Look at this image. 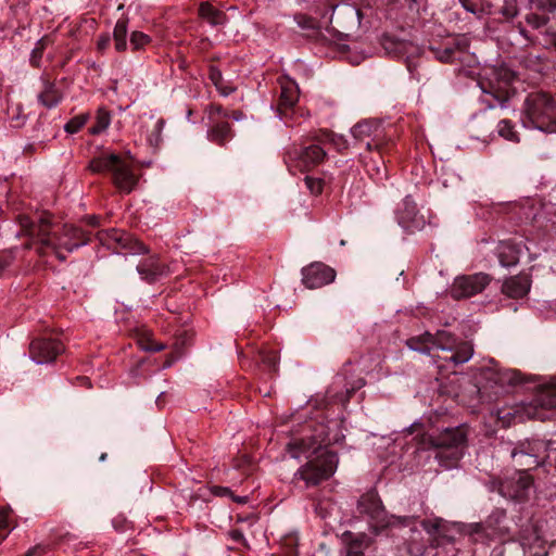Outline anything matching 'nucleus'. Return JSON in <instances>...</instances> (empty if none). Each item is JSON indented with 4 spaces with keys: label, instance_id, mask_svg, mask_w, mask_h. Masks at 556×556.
<instances>
[{
    "label": "nucleus",
    "instance_id": "f257e3e1",
    "mask_svg": "<svg viewBox=\"0 0 556 556\" xmlns=\"http://www.w3.org/2000/svg\"><path fill=\"white\" fill-rule=\"evenodd\" d=\"M18 223L34 244H38V252L45 254L52 252L60 261H65L66 255L62 252H73L75 249L88 243V233L72 226L64 225L61 230L56 229L48 215H41L37 222L26 215L18 216Z\"/></svg>",
    "mask_w": 556,
    "mask_h": 556
},
{
    "label": "nucleus",
    "instance_id": "f03ea898",
    "mask_svg": "<svg viewBox=\"0 0 556 556\" xmlns=\"http://www.w3.org/2000/svg\"><path fill=\"white\" fill-rule=\"evenodd\" d=\"M526 123L543 132H556V100L544 91L530 92L523 102Z\"/></svg>",
    "mask_w": 556,
    "mask_h": 556
},
{
    "label": "nucleus",
    "instance_id": "7ed1b4c3",
    "mask_svg": "<svg viewBox=\"0 0 556 556\" xmlns=\"http://www.w3.org/2000/svg\"><path fill=\"white\" fill-rule=\"evenodd\" d=\"M517 79L515 71L506 65L494 66L488 76V86H481L484 96L481 101L489 109H506L509 99L515 94L513 88L514 81Z\"/></svg>",
    "mask_w": 556,
    "mask_h": 556
},
{
    "label": "nucleus",
    "instance_id": "20e7f679",
    "mask_svg": "<svg viewBox=\"0 0 556 556\" xmlns=\"http://www.w3.org/2000/svg\"><path fill=\"white\" fill-rule=\"evenodd\" d=\"M88 168L92 173H112L113 184L121 192L129 193L137 185V177L130 164L115 153L93 157Z\"/></svg>",
    "mask_w": 556,
    "mask_h": 556
},
{
    "label": "nucleus",
    "instance_id": "39448f33",
    "mask_svg": "<svg viewBox=\"0 0 556 556\" xmlns=\"http://www.w3.org/2000/svg\"><path fill=\"white\" fill-rule=\"evenodd\" d=\"M424 442L430 447L441 450L437 458L442 460L444 451L447 452L446 458L452 463L457 462L466 447L467 430L463 427L445 428L438 434H428L425 437Z\"/></svg>",
    "mask_w": 556,
    "mask_h": 556
},
{
    "label": "nucleus",
    "instance_id": "423d86ee",
    "mask_svg": "<svg viewBox=\"0 0 556 556\" xmlns=\"http://www.w3.org/2000/svg\"><path fill=\"white\" fill-rule=\"evenodd\" d=\"M337 463L336 454L323 452L301 466L294 473V480L300 479L304 481L307 488L316 486L333 475Z\"/></svg>",
    "mask_w": 556,
    "mask_h": 556
},
{
    "label": "nucleus",
    "instance_id": "0eeeda50",
    "mask_svg": "<svg viewBox=\"0 0 556 556\" xmlns=\"http://www.w3.org/2000/svg\"><path fill=\"white\" fill-rule=\"evenodd\" d=\"M533 485V478L525 470H515L504 479H492L489 482L491 491H497L503 497L514 501L528 498Z\"/></svg>",
    "mask_w": 556,
    "mask_h": 556
},
{
    "label": "nucleus",
    "instance_id": "6e6552de",
    "mask_svg": "<svg viewBox=\"0 0 556 556\" xmlns=\"http://www.w3.org/2000/svg\"><path fill=\"white\" fill-rule=\"evenodd\" d=\"M420 526L428 534V544L431 548L454 544L456 535L464 532L462 523L452 522L441 517L424 519Z\"/></svg>",
    "mask_w": 556,
    "mask_h": 556
},
{
    "label": "nucleus",
    "instance_id": "1a4fd4ad",
    "mask_svg": "<svg viewBox=\"0 0 556 556\" xmlns=\"http://www.w3.org/2000/svg\"><path fill=\"white\" fill-rule=\"evenodd\" d=\"M510 455L519 470L528 472L544 463L546 446L542 441H522L511 450Z\"/></svg>",
    "mask_w": 556,
    "mask_h": 556
},
{
    "label": "nucleus",
    "instance_id": "9d476101",
    "mask_svg": "<svg viewBox=\"0 0 556 556\" xmlns=\"http://www.w3.org/2000/svg\"><path fill=\"white\" fill-rule=\"evenodd\" d=\"M326 154L319 142L305 147L293 146L287 152V163L289 167L305 172L319 165L325 160Z\"/></svg>",
    "mask_w": 556,
    "mask_h": 556
},
{
    "label": "nucleus",
    "instance_id": "9b49d317",
    "mask_svg": "<svg viewBox=\"0 0 556 556\" xmlns=\"http://www.w3.org/2000/svg\"><path fill=\"white\" fill-rule=\"evenodd\" d=\"M351 132L356 141L365 143L368 151L376 150L380 153L387 143L381 124L376 121L359 122Z\"/></svg>",
    "mask_w": 556,
    "mask_h": 556
},
{
    "label": "nucleus",
    "instance_id": "f8f14e48",
    "mask_svg": "<svg viewBox=\"0 0 556 556\" xmlns=\"http://www.w3.org/2000/svg\"><path fill=\"white\" fill-rule=\"evenodd\" d=\"M483 377L495 395L501 394L508 387H515L532 381L531 377H527L519 370L510 368L488 369L483 372Z\"/></svg>",
    "mask_w": 556,
    "mask_h": 556
},
{
    "label": "nucleus",
    "instance_id": "ddd939ff",
    "mask_svg": "<svg viewBox=\"0 0 556 556\" xmlns=\"http://www.w3.org/2000/svg\"><path fill=\"white\" fill-rule=\"evenodd\" d=\"M491 280V276L484 273L457 277L452 286L451 294L454 299L473 296L482 292Z\"/></svg>",
    "mask_w": 556,
    "mask_h": 556
},
{
    "label": "nucleus",
    "instance_id": "4468645a",
    "mask_svg": "<svg viewBox=\"0 0 556 556\" xmlns=\"http://www.w3.org/2000/svg\"><path fill=\"white\" fill-rule=\"evenodd\" d=\"M302 282L307 289H317L331 283L336 278L333 268L315 262L302 268Z\"/></svg>",
    "mask_w": 556,
    "mask_h": 556
},
{
    "label": "nucleus",
    "instance_id": "2eb2a0df",
    "mask_svg": "<svg viewBox=\"0 0 556 556\" xmlns=\"http://www.w3.org/2000/svg\"><path fill=\"white\" fill-rule=\"evenodd\" d=\"M323 439H318L316 437H306L301 439H294L287 445V451L291 455L292 458H300L302 456L308 458H314L318 454L323 452H327L323 448Z\"/></svg>",
    "mask_w": 556,
    "mask_h": 556
},
{
    "label": "nucleus",
    "instance_id": "dca6fc26",
    "mask_svg": "<svg viewBox=\"0 0 556 556\" xmlns=\"http://www.w3.org/2000/svg\"><path fill=\"white\" fill-rule=\"evenodd\" d=\"M280 86V97L278 102V113L280 118L288 117V112L293 109L299 100L300 90L298 84L288 76L278 78Z\"/></svg>",
    "mask_w": 556,
    "mask_h": 556
},
{
    "label": "nucleus",
    "instance_id": "f3484780",
    "mask_svg": "<svg viewBox=\"0 0 556 556\" xmlns=\"http://www.w3.org/2000/svg\"><path fill=\"white\" fill-rule=\"evenodd\" d=\"M469 48V41L466 37L459 36L452 39V41L445 43L443 47L432 48L435 58L441 62H453L458 60V53L467 51Z\"/></svg>",
    "mask_w": 556,
    "mask_h": 556
},
{
    "label": "nucleus",
    "instance_id": "a211bd4d",
    "mask_svg": "<svg viewBox=\"0 0 556 556\" xmlns=\"http://www.w3.org/2000/svg\"><path fill=\"white\" fill-rule=\"evenodd\" d=\"M531 287L529 275L519 274L506 279L502 286V292L511 299H520L528 294Z\"/></svg>",
    "mask_w": 556,
    "mask_h": 556
},
{
    "label": "nucleus",
    "instance_id": "6ab92c4d",
    "mask_svg": "<svg viewBox=\"0 0 556 556\" xmlns=\"http://www.w3.org/2000/svg\"><path fill=\"white\" fill-rule=\"evenodd\" d=\"M137 271L141 279L148 282H154L167 274V266L161 264L155 256H151L137 265Z\"/></svg>",
    "mask_w": 556,
    "mask_h": 556
},
{
    "label": "nucleus",
    "instance_id": "aec40b11",
    "mask_svg": "<svg viewBox=\"0 0 556 556\" xmlns=\"http://www.w3.org/2000/svg\"><path fill=\"white\" fill-rule=\"evenodd\" d=\"M534 402L543 408L552 409L556 407V376L536 388Z\"/></svg>",
    "mask_w": 556,
    "mask_h": 556
},
{
    "label": "nucleus",
    "instance_id": "412c9836",
    "mask_svg": "<svg viewBox=\"0 0 556 556\" xmlns=\"http://www.w3.org/2000/svg\"><path fill=\"white\" fill-rule=\"evenodd\" d=\"M497 256L502 266L510 267L519 262L520 250L516 244L504 241L497 248Z\"/></svg>",
    "mask_w": 556,
    "mask_h": 556
},
{
    "label": "nucleus",
    "instance_id": "4be33fe9",
    "mask_svg": "<svg viewBox=\"0 0 556 556\" xmlns=\"http://www.w3.org/2000/svg\"><path fill=\"white\" fill-rule=\"evenodd\" d=\"M346 540L345 556H365L364 552L369 546V540L365 534L353 535L351 532L343 534Z\"/></svg>",
    "mask_w": 556,
    "mask_h": 556
},
{
    "label": "nucleus",
    "instance_id": "5701e85b",
    "mask_svg": "<svg viewBox=\"0 0 556 556\" xmlns=\"http://www.w3.org/2000/svg\"><path fill=\"white\" fill-rule=\"evenodd\" d=\"M199 16L212 26L224 25L227 22L226 14L211 5L208 2H202L200 4Z\"/></svg>",
    "mask_w": 556,
    "mask_h": 556
},
{
    "label": "nucleus",
    "instance_id": "b1692460",
    "mask_svg": "<svg viewBox=\"0 0 556 556\" xmlns=\"http://www.w3.org/2000/svg\"><path fill=\"white\" fill-rule=\"evenodd\" d=\"M61 93L55 88L54 84L45 81L43 89L38 96L39 102L47 109H52L61 101Z\"/></svg>",
    "mask_w": 556,
    "mask_h": 556
},
{
    "label": "nucleus",
    "instance_id": "393cba45",
    "mask_svg": "<svg viewBox=\"0 0 556 556\" xmlns=\"http://www.w3.org/2000/svg\"><path fill=\"white\" fill-rule=\"evenodd\" d=\"M211 141L223 146L229 138H231V127L228 123H216L208 131Z\"/></svg>",
    "mask_w": 556,
    "mask_h": 556
},
{
    "label": "nucleus",
    "instance_id": "a878e982",
    "mask_svg": "<svg viewBox=\"0 0 556 556\" xmlns=\"http://www.w3.org/2000/svg\"><path fill=\"white\" fill-rule=\"evenodd\" d=\"M127 21L126 20H118L115 24L114 30H113V39L115 43V49L118 52L125 51L127 47Z\"/></svg>",
    "mask_w": 556,
    "mask_h": 556
},
{
    "label": "nucleus",
    "instance_id": "bb28decb",
    "mask_svg": "<svg viewBox=\"0 0 556 556\" xmlns=\"http://www.w3.org/2000/svg\"><path fill=\"white\" fill-rule=\"evenodd\" d=\"M380 507V501L375 493H367L358 501V509L361 513L374 515Z\"/></svg>",
    "mask_w": 556,
    "mask_h": 556
},
{
    "label": "nucleus",
    "instance_id": "cd10ccee",
    "mask_svg": "<svg viewBox=\"0 0 556 556\" xmlns=\"http://www.w3.org/2000/svg\"><path fill=\"white\" fill-rule=\"evenodd\" d=\"M208 77L212 84L217 88V90L223 96L226 97L233 92L235 88L229 87L225 84L222 72L217 67L210 66Z\"/></svg>",
    "mask_w": 556,
    "mask_h": 556
},
{
    "label": "nucleus",
    "instance_id": "c85d7f7f",
    "mask_svg": "<svg viewBox=\"0 0 556 556\" xmlns=\"http://www.w3.org/2000/svg\"><path fill=\"white\" fill-rule=\"evenodd\" d=\"M317 141L324 146L331 144L339 151L348 148L346 140L342 136H338L329 131H323L318 136Z\"/></svg>",
    "mask_w": 556,
    "mask_h": 556
},
{
    "label": "nucleus",
    "instance_id": "c756f323",
    "mask_svg": "<svg viewBox=\"0 0 556 556\" xmlns=\"http://www.w3.org/2000/svg\"><path fill=\"white\" fill-rule=\"evenodd\" d=\"M58 355V350H30L29 357L34 363L42 365L54 362Z\"/></svg>",
    "mask_w": 556,
    "mask_h": 556
},
{
    "label": "nucleus",
    "instance_id": "7c9ffc66",
    "mask_svg": "<svg viewBox=\"0 0 556 556\" xmlns=\"http://www.w3.org/2000/svg\"><path fill=\"white\" fill-rule=\"evenodd\" d=\"M497 132L506 140L518 142V132L515 130L513 123L509 119H502L497 124Z\"/></svg>",
    "mask_w": 556,
    "mask_h": 556
},
{
    "label": "nucleus",
    "instance_id": "2f4dec72",
    "mask_svg": "<svg viewBox=\"0 0 556 556\" xmlns=\"http://www.w3.org/2000/svg\"><path fill=\"white\" fill-rule=\"evenodd\" d=\"M59 345H65V342L63 341V339L61 337H59V336H56V337L46 336V337L38 338V339L34 340L30 343L29 348H36V349H39V348H58Z\"/></svg>",
    "mask_w": 556,
    "mask_h": 556
},
{
    "label": "nucleus",
    "instance_id": "473e14b6",
    "mask_svg": "<svg viewBox=\"0 0 556 556\" xmlns=\"http://www.w3.org/2000/svg\"><path fill=\"white\" fill-rule=\"evenodd\" d=\"M194 332L191 329H180L176 333V342L173 348H187L188 345L194 344Z\"/></svg>",
    "mask_w": 556,
    "mask_h": 556
},
{
    "label": "nucleus",
    "instance_id": "72a5a7b5",
    "mask_svg": "<svg viewBox=\"0 0 556 556\" xmlns=\"http://www.w3.org/2000/svg\"><path fill=\"white\" fill-rule=\"evenodd\" d=\"M451 353L445 359L451 361L455 365L464 364L472 357L473 350H446Z\"/></svg>",
    "mask_w": 556,
    "mask_h": 556
},
{
    "label": "nucleus",
    "instance_id": "f704fd0d",
    "mask_svg": "<svg viewBox=\"0 0 556 556\" xmlns=\"http://www.w3.org/2000/svg\"><path fill=\"white\" fill-rule=\"evenodd\" d=\"M87 121H88V115L87 114L77 115V116L73 117L72 119H70L65 124L64 130L67 134H76V132H78L85 126Z\"/></svg>",
    "mask_w": 556,
    "mask_h": 556
},
{
    "label": "nucleus",
    "instance_id": "c9c22d12",
    "mask_svg": "<svg viewBox=\"0 0 556 556\" xmlns=\"http://www.w3.org/2000/svg\"><path fill=\"white\" fill-rule=\"evenodd\" d=\"M110 125V115L104 111H99L97 114L96 124L90 128L92 135H98L105 130Z\"/></svg>",
    "mask_w": 556,
    "mask_h": 556
},
{
    "label": "nucleus",
    "instance_id": "e433bc0d",
    "mask_svg": "<svg viewBox=\"0 0 556 556\" xmlns=\"http://www.w3.org/2000/svg\"><path fill=\"white\" fill-rule=\"evenodd\" d=\"M304 182L308 191L314 194L318 195L323 192L324 189V180L317 177L313 176H305Z\"/></svg>",
    "mask_w": 556,
    "mask_h": 556
},
{
    "label": "nucleus",
    "instance_id": "4c0bfd02",
    "mask_svg": "<svg viewBox=\"0 0 556 556\" xmlns=\"http://www.w3.org/2000/svg\"><path fill=\"white\" fill-rule=\"evenodd\" d=\"M138 345L139 348H166L163 343L153 344L149 330H142L138 333Z\"/></svg>",
    "mask_w": 556,
    "mask_h": 556
},
{
    "label": "nucleus",
    "instance_id": "58836bf2",
    "mask_svg": "<svg viewBox=\"0 0 556 556\" xmlns=\"http://www.w3.org/2000/svg\"><path fill=\"white\" fill-rule=\"evenodd\" d=\"M526 22L534 29H539L547 24L545 16L538 13L527 14Z\"/></svg>",
    "mask_w": 556,
    "mask_h": 556
},
{
    "label": "nucleus",
    "instance_id": "ea45409f",
    "mask_svg": "<svg viewBox=\"0 0 556 556\" xmlns=\"http://www.w3.org/2000/svg\"><path fill=\"white\" fill-rule=\"evenodd\" d=\"M543 37L545 46L556 48V23L545 28Z\"/></svg>",
    "mask_w": 556,
    "mask_h": 556
},
{
    "label": "nucleus",
    "instance_id": "a19ab883",
    "mask_svg": "<svg viewBox=\"0 0 556 556\" xmlns=\"http://www.w3.org/2000/svg\"><path fill=\"white\" fill-rule=\"evenodd\" d=\"M294 21L303 29H314V28H316V21L313 17L308 16V15L295 14L294 15Z\"/></svg>",
    "mask_w": 556,
    "mask_h": 556
},
{
    "label": "nucleus",
    "instance_id": "79ce46f5",
    "mask_svg": "<svg viewBox=\"0 0 556 556\" xmlns=\"http://www.w3.org/2000/svg\"><path fill=\"white\" fill-rule=\"evenodd\" d=\"M501 13L506 18H513L518 14L516 0H505Z\"/></svg>",
    "mask_w": 556,
    "mask_h": 556
},
{
    "label": "nucleus",
    "instance_id": "37998d69",
    "mask_svg": "<svg viewBox=\"0 0 556 556\" xmlns=\"http://www.w3.org/2000/svg\"><path fill=\"white\" fill-rule=\"evenodd\" d=\"M149 42V36L140 33V31H134L130 36V45L134 49H140L144 45Z\"/></svg>",
    "mask_w": 556,
    "mask_h": 556
},
{
    "label": "nucleus",
    "instance_id": "c03bdc74",
    "mask_svg": "<svg viewBox=\"0 0 556 556\" xmlns=\"http://www.w3.org/2000/svg\"><path fill=\"white\" fill-rule=\"evenodd\" d=\"M163 126H164V122L162 119H159L154 124V129H153L151 136L149 137V141L151 144L157 146L161 142V132H162Z\"/></svg>",
    "mask_w": 556,
    "mask_h": 556
},
{
    "label": "nucleus",
    "instance_id": "a18cd8bd",
    "mask_svg": "<svg viewBox=\"0 0 556 556\" xmlns=\"http://www.w3.org/2000/svg\"><path fill=\"white\" fill-rule=\"evenodd\" d=\"M258 357L262 362H268L269 366H275L276 355L274 350H258Z\"/></svg>",
    "mask_w": 556,
    "mask_h": 556
},
{
    "label": "nucleus",
    "instance_id": "49530a36",
    "mask_svg": "<svg viewBox=\"0 0 556 556\" xmlns=\"http://www.w3.org/2000/svg\"><path fill=\"white\" fill-rule=\"evenodd\" d=\"M415 343H431V344H433V337L431 333L426 332L425 334H422L420 337L412 338L410 340L407 341L408 348H413V344H415Z\"/></svg>",
    "mask_w": 556,
    "mask_h": 556
},
{
    "label": "nucleus",
    "instance_id": "de8ad7c7",
    "mask_svg": "<svg viewBox=\"0 0 556 556\" xmlns=\"http://www.w3.org/2000/svg\"><path fill=\"white\" fill-rule=\"evenodd\" d=\"M415 520H416V517H414V516H403V517L392 516V520L390 521V525L409 526V525L414 523Z\"/></svg>",
    "mask_w": 556,
    "mask_h": 556
},
{
    "label": "nucleus",
    "instance_id": "09e8293b",
    "mask_svg": "<svg viewBox=\"0 0 556 556\" xmlns=\"http://www.w3.org/2000/svg\"><path fill=\"white\" fill-rule=\"evenodd\" d=\"M538 8L543 10H556V0H534Z\"/></svg>",
    "mask_w": 556,
    "mask_h": 556
},
{
    "label": "nucleus",
    "instance_id": "8fccbe9b",
    "mask_svg": "<svg viewBox=\"0 0 556 556\" xmlns=\"http://www.w3.org/2000/svg\"><path fill=\"white\" fill-rule=\"evenodd\" d=\"M228 535L232 541L247 545L244 535L241 530L232 529L228 532Z\"/></svg>",
    "mask_w": 556,
    "mask_h": 556
},
{
    "label": "nucleus",
    "instance_id": "3c124183",
    "mask_svg": "<svg viewBox=\"0 0 556 556\" xmlns=\"http://www.w3.org/2000/svg\"><path fill=\"white\" fill-rule=\"evenodd\" d=\"M11 509L10 508H1L0 509V530L7 528L9 526V515Z\"/></svg>",
    "mask_w": 556,
    "mask_h": 556
},
{
    "label": "nucleus",
    "instance_id": "603ef678",
    "mask_svg": "<svg viewBox=\"0 0 556 556\" xmlns=\"http://www.w3.org/2000/svg\"><path fill=\"white\" fill-rule=\"evenodd\" d=\"M110 42L111 38L108 34H105L99 37L97 41V47L100 51H104L110 46Z\"/></svg>",
    "mask_w": 556,
    "mask_h": 556
},
{
    "label": "nucleus",
    "instance_id": "864d4df0",
    "mask_svg": "<svg viewBox=\"0 0 556 556\" xmlns=\"http://www.w3.org/2000/svg\"><path fill=\"white\" fill-rule=\"evenodd\" d=\"M45 552V547L41 545H36L27 551L25 556H41V554Z\"/></svg>",
    "mask_w": 556,
    "mask_h": 556
},
{
    "label": "nucleus",
    "instance_id": "5fc2aeb1",
    "mask_svg": "<svg viewBox=\"0 0 556 556\" xmlns=\"http://www.w3.org/2000/svg\"><path fill=\"white\" fill-rule=\"evenodd\" d=\"M374 170H375V174H374V175L376 176V178H377L378 180H381V179H383V178L386 177V166H384V164H383V163H382V165H381V166H376V167L374 168Z\"/></svg>",
    "mask_w": 556,
    "mask_h": 556
},
{
    "label": "nucleus",
    "instance_id": "6e6d98bb",
    "mask_svg": "<svg viewBox=\"0 0 556 556\" xmlns=\"http://www.w3.org/2000/svg\"><path fill=\"white\" fill-rule=\"evenodd\" d=\"M214 494L220 495V496H224V495L232 496V493H231L230 489L225 488V486H215L214 488Z\"/></svg>",
    "mask_w": 556,
    "mask_h": 556
},
{
    "label": "nucleus",
    "instance_id": "4d7b16f0",
    "mask_svg": "<svg viewBox=\"0 0 556 556\" xmlns=\"http://www.w3.org/2000/svg\"><path fill=\"white\" fill-rule=\"evenodd\" d=\"M463 7L471 13L476 12V5L471 2V0H459Z\"/></svg>",
    "mask_w": 556,
    "mask_h": 556
},
{
    "label": "nucleus",
    "instance_id": "13d9d810",
    "mask_svg": "<svg viewBox=\"0 0 556 556\" xmlns=\"http://www.w3.org/2000/svg\"><path fill=\"white\" fill-rule=\"evenodd\" d=\"M146 252H148L147 247L142 242L136 241L135 248H134V253H146Z\"/></svg>",
    "mask_w": 556,
    "mask_h": 556
},
{
    "label": "nucleus",
    "instance_id": "bf43d9fd",
    "mask_svg": "<svg viewBox=\"0 0 556 556\" xmlns=\"http://www.w3.org/2000/svg\"><path fill=\"white\" fill-rule=\"evenodd\" d=\"M229 117L233 118L235 121H240L243 118V113L241 111H235Z\"/></svg>",
    "mask_w": 556,
    "mask_h": 556
},
{
    "label": "nucleus",
    "instance_id": "052dcab7",
    "mask_svg": "<svg viewBox=\"0 0 556 556\" xmlns=\"http://www.w3.org/2000/svg\"><path fill=\"white\" fill-rule=\"evenodd\" d=\"M482 530V526L480 523H475L470 526V533H478Z\"/></svg>",
    "mask_w": 556,
    "mask_h": 556
},
{
    "label": "nucleus",
    "instance_id": "680f3d73",
    "mask_svg": "<svg viewBox=\"0 0 556 556\" xmlns=\"http://www.w3.org/2000/svg\"><path fill=\"white\" fill-rule=\"evenodd\" d=\"M232 500L240 504H245L248 502V496H231Z\"/></svg>",
    "mask_w": 556,
    "mask_h": 556
},
{
    "label": "nucleus",
    "instance_id": "e2e57ef3",
    "mask_svg": "<svg viewBox=\"0 0 556 556\" xmlns=\"http://www.w3.org/2000/svg\"><path fill=\"white\" fill-rule=\"evenodd\" d=\"M88 223L91 225V226H98L99 224V218L97 216H90L88 217Z\"/></svg>",
    "mask_w": 556,
    "mask_h": 556
},
{
    "label": "nucleus",
    "instance_id": "0e129e2a",
    "mask_svg": "<svg viewBox=\"0 0 556 556\" xmlns=\"http://www.w3.org/2000/svg\"><path fill=\"white\" fill-rule=\"evenodd\" d=\"M216 113L222 114L224 117H228L229 115L222 110L220 106L214 109Z\"/></svg>",
    "mask_w": 556,
    "mask_h": 556
},
{
    "label": "nucleus",
    "instance_id": "69168bd1",
    "mask_svg": "<svg viewBox=\"0 0 556 556\" xmlns=\"http://www.w3.org/2000/svg\"><path fill=\"white\" fill-rule=\"evenodd\" d=\"M401 220H402V223H403L406 227H408V225L406 224V217H405L404 213L401 215Z\"/></svg>",
    "mask_w": 556,
    "mask_h": 556
},
{
    "label": "nucleus",
    "instance_id": "338daca9",
    "mask_svg": "<svg viewBox=\"0 0 556 556\" xmlns=\"http://www.w3.org/2000/svg\"><path fill=\"white\" fill-rule=\"evenodd\" d=\"M533 556H547V552L535 553Z\"/></svg>",
    "mask_w": 556,
    "mask_h": 556
},
{
    "label": "nucleus",
    "instance_id": "774afa93",
    "mask_svg": "<svg viewBox=\"0 0 556 556\" xmlns=\"http://www.w3.org/2000/svg\"><path fill=\"white\" fill-rule=\"evenodd\" d=\"M520 34H521L522 36H525L526 38H528V37H527V34H526V30H525L522 27H520Z\"/></svg>",
    "mask_w": 556,
    "mask_h": 556
}]
</instances>
